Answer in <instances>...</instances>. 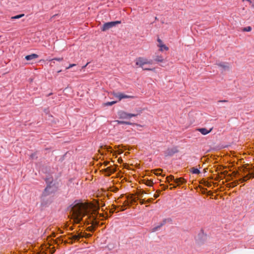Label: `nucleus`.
I'll return each mask as SVG.
<instances>
[{"label":"nucleus","mask_w":254,"mask_h":254,"mask_svg":"<svg viewBox=\"0 0 254 254\" xmlns=\"http://www.w3.org/2000/svg\"><path fill=\"white\" fill-rule=\"evenodd\" d=\"M157 41L159 43L158 46L160 48L159 50L160 51H163V50L168 51L169 50L168 47L163 44L162 41L160 39L158 38Z\"/></svg>","instance_id":"nucleus-13"},{"label":"nucleus","mask_w":254,"mask_h":254,"mask_svg":"<svg viewBox=\"0 0 254 254\" xmlns=\"http://www.w3.org/2000/svg\"><path fill=\"white\" fill-rule=\"evenodd\" d=\"M132 201H134V202L135 201V200L134 199H133Z\"/></svg>","instance_id":"nucleus-56"},{"label":"nucleus","mask_w":254,"mask_h":254,"mask_svg":"<svg viewBox=\"0 0 254 254\" xmlns=\"http://www.w3.org/2000/svg\"><path fill=\"white\" fill-rule=\"evenodd\" d=\"M112 152V147L109 146H107L106 145H102L100 146V149H99V152L102 155H104L106 154V152Z\"/></svg>","instance_id":"nucleus-9"},{"label":"nucleus","mask_w":254,"mask_h":254,"mask_svg":"<svg viewBox=\"0 0 254 254\" xmlns=\"http://www.w3.org/2000/svg\"><path fill=\"white\" fill-rule=\"evenodd\" d=\"M23 16H24V14L17 15L16 16L12 17L11 18L12 19H18V18H19L22 17Z\"/></svg>","instance_id":"nucleus-33"},{"label":"nucleus","mask_w":254,"mask_h":254,"mask_svg":"<svg viewBox=\"0 0 254 254\" xmlns=\"http://www.w3.org/2000/svg\"><path fill=\"white\" fill-rule=\"evenodd\" d=\"M55 250H52V251H51V254H54V253H55Z\"/></svg>","instance_id":"nucleus-47"},{"label":"nucleus","mask_w":254,"mask_h":254,"mask_svg":"<svg viewBox=\"0 0 254 254\" xmlns=\"http://www.w3.org/2000/svg\"><path fill=\"white\" fill-rule=\"evenodd\" d=\"M121 23V22L120 21H112L105 23L102 27L101 30L102 31H106Z\"/></svg>","instance_id":"nucleus-6"},{"label":"nucleus","mask_w":254,"mask_h":254,"mask_svg":"<svg viewBox=\"0 0 254 254\" xmlns=\"http://www.w3.org/2000/svg\"><path fill=\"white\" fill-rule=\"evenodd\" d=\"M71 219L74 224H79L81 222L84 225H91L86 228V230L94 232L99 224V219L103 215L99 214L97 210L92 208L88 202H83L76 200L69 208Z\"/></svg>","instance_id":"nucleus-1"},{"label":"nucleus","mask_w":254,"mask_h":254,"mask_svg":"<svg viewBox=\"0 0 254 254\" xmlns=\"http://www.w3.org/2000/svg\"><path fill=\"white\" fill-rule=\"evenodd\" d=\"M174 182L177 184L178 186H180L187 182V181L183 178H177L175 180Z\"/></svg>","instance_id":"nucleus-15"},{"label":"nucleus","mask_w":254,"mask_h":254,"mask_svg":"<svg viewBox=\"0 0 254 254\" xmlns=\"http://www.w3.org/2000/svg\"><path fill=\"white\" fill-rule=\"evenodd\" d=\"M161 186H163V189L164 190H166V189H167L168 188V186H165L164 185H161Z\"/></svg>","instance_id":"nucleus-41"},{"label":"nucleus","mask_w":254,"mask_h":254,"mask_svg":"<svg viewBox=\"0 0 254 254\" xmlns=\"http://www.w3.org/2000/svg\"><path fill=\"white\" fill-rule=\"evenodd\" d=\"M190 172L192 173V174H200V171L197 169V168H195L194 167H192L190 169Z\"/></svg>","instance_id":"nucleus-23"},{"label":"nucleus","mask_w":254,"mask_h":254,"mask_svg":"<svg viewBox=\"0 0 254 254\" xmlns=\"http://www.w3.org/2000/svg\"><path fill=\"white\" fill-rule=\"evenodd\" d=\"M118 124L120 125H131V123L128 122L123 121H117Z\"/></svg>","instance_id":"nucleus-27"},{"label":"nucleus","mask_w":254,"mask_h":254,"mask_svg":"<svg viewBox=\"0 0 254 254\" xmlns=\"http://www.w3.org/2000/svg\"><path fill=\"white\" fill-rule=\"evenodd\" d=\"M143 182V183L144 184H145L146 185L148 186H152L153 185V182H152V181L151 180H143L142 181Z\"/></svg>","instance_id":"nucleus-22"},{"label":"nucleus","mask_w":254,"mask_h":254,"mask_svg":"<svg viewBox=\"0 0 254 254\" xmlns=\"http://www.w3.org/2000/svg\"><path fill=\"white\" fill-rule=\"evenodd\" d=\"M160 190L158 191V192H157V193H155L154 194V197L155 198H157V197H158L159 196V194H160Z\"/></svg>","instance_id":"nucleus-36"},{"label":"nucleus","mask_w":254,"mask_h":254,"mask_svg":"<svg viewBox=\"0 0 254 254\" xmlns=\"http://www.w3.org/2000/svg\"><path fill=\"white\" fill-rule=\"evenodd\" d=\"M155 174H156V175H159L158 173H155Z\"/></svg>","instance_id":"nucleus-53"},{"label":"nucleus","mask_w":254,"mask_h":254,"mask_svg":"<svg viewBox=\"0 0 254 254\" xmlns=\"http://www.w3.org/2000/svg\"><path fill=\"white\" fill-rule=\"evenodd\" d=\"M178 152V150L177 147H174L168 149L165 152L166 156H172L174 154Z\"/></svg>","instance_id":"nucleus-11"},{"label":"nucleus","mask_w":254,"mask_h":254,"mask_svg":"<svg viewBox=\"0 0 254 254\" xmlns=\"http://www.w3.org/2000/svg\"><path fill=\"white\" fill-rule=\"evenodd\" d=\"M53 60H55V61L60 62V61H62L63 60V58H56L53 59Z\"/></svg>","instance_id":"nucleus-35"},{"label":"nucleus","mask_w":254,"mask_h":254,"mask_svg":"<svg viewBox=\"0 0 254 254\" xmlns=\"http://www.w3.org/2000/svg\"><path fill=\"white\" fill-rule=\"evenodd\" d=\"M64 229H68V228H69L68 230L70 231H72L74 229L73 225L69 226V224L67 223L64 224Z\"/></svg>","instance_id":"nucleus-25"},{"label":"nucleus","mask_w":254,"mask_h":254,"mask_svg":"<svg viewBox=\"0 0 254 254\" xmlns=\"http://www.w3.org/2000/svg\"><path fill=\"white\" fill-rule=\"evenodd\" d=\"M70 233H68V240H65V241H64V243L65 244H70L69 243V242H70V241H71V240H70V239H69L70 237Z\"/></svg>","instance_id":"nucleus-32"},{"label":"nucleus","mask_w":254,"mask_h":254,"mask_svg":"<svg viewBox=\"0 0 254 254\" xmlns=\"http://www.w3.org/2000/svg\"><path fill=\"white\" fill-rule=\"evenodd\" d=\"M59 231L60 233H63V231L60 229H59Z\"/></svg>","instance_id":"nucleus-48"},{"label":"nucleus","mask_w":254,"mask_h":254,"mask_svg":"<svg viewBox=\"0 0 254 254\" xmlns=\"http://www.w3.org/2000/svg\"><path fill=\"white\" fill-rule=\"evenodd\" d=\"M122 161V159L119 158V159H118V162H119V163H121Z\"/></svg>","instance_id":"nucleus-45"},{"label":"nucleus","mask_w":254,"mask_h":254,"mask_svg":"<svg viewBox=\"0 0 254 254\" xmlns=\"http://www.w3.org/2000/svg\"><path fill=\"white\" fill-rule=\"evenodd\" d=\"M141 113V111H140L139 113L137 114H130V113H127L125 111H120L118 112V115L119 117V118L120 119H130L131 117H134L137 116L138 114H140Z\"/></svg>","instance_id":"nucleus-4"},{"label":"nucleus","mask_w":254,"mask_h":254,"mask_svg":"<svg viewBox=\"0 0 254 254\" xmlns=\"http://www.w3.org/2000/svg\"><path fill=\"white\" fill-rule=\"evenodd\" d=\"M176 188V186H174L173 187H171L170 188V190H172L174 188Z\"/></svg>","instance_id":"nucleus-46"},{"label":"nucleus","mask_w":254,"mask_h":254,"mask_svg":"<svg viewBox=\"0 0 254 254\" xmlns=\"http://www.w3.org/2000/svg\"><path fill=\"white\" fill-rule=\"evenodd\" d=\"M245 170H246L247 171L248 169L247 168H245Z\"/></svg>","instance_id":"nucleus-55"},{"label":"nucleus","mask_w":254,"mask_h":254,"mask_svg":"<svg viewBox=\"0 0 254 254\" xmlns=\"http://www.w3.org/2000/svg\"><path fill=\"white\" fill-rule=\"evenodd\" d=\"M53 179L52 178H47L46 179H45V181L46 182V183L47 184V185H50L53 182Z\"/></svg>","instance_id":"nucleus-28"},{"label":"nucleus","mask_w":254,"mask_h":254,"mask_svg":"<svg viewBox=\"0 0 254 254\" xmlns=\"http://www.w3.org/2000/svg\"><path fill=\"white\" fill-rule=\"evenodd\" d=\"M153 200H154V199H153V198H149V199H148L146 200V201H147V203H151V202H153Z\"/></svg>","instance_id":"nucleus-37"},{"label":"nucleus","mask_w":254,"mask_h":254,"mask_svg":"<svg viewBox=\"0 0 254 254\" xmlns=\"http://www.w3.org/2000/svg\"><path fill=\"white\" fill-rule=\"evenodd\" d=\"M38 57V56L35 54H32L30 55L26 56L25 57V59L27 61L32 60L33 59H37Z\"/></svg>","instance_id":"nucleus-18"},{"label":"nucleus","mask_w":254,"mask_h":254,"mask_svg":"<svg viewBox=\"0 0 254 254\" xmlns=\"http://www.w3.org/2000/svg\"><path fill=\"white\" fill-rule=\"evenodd\" d=\"M161 227L160 226V225L159 224L157 226H155V227L152 228L150 230V232H155L156 231H157L161 229Z\"/></svg>","instance_id":"nucleus-26"},{"label":"nucleus","mask_w":254,"mask_h":254,"mask_svg":"<svg viewBox=\"0 0 254 254\" xmlns=\"http://www.w3.org/2000/svg\"><path fill=\"white\" fill-rule=\"evenodd\" d=\"M70 237L69 239L71 240L69 243L70 245L73 244L75 242H80L82 238H89L92 236L91 234L87 233L85 232L75 231L70 234Z\"/></svg>","instance_id":"nucleus-3"},{"label":"nucleus","mask_w":254,"mask_h":254,"mask_svg":"<svg viewBox=\"0 0 254 254\" xmlns=\"http://www.w3.org/2000/svg\"><path fill=\"white\" fill-rule=\"evenodd\" d=\"M112 208L110 210V212L111 213H113L115 211V210H116V209L117 208H120V210L118 211H123L125 210V208H123V206H117L116 205H115L114 204H113L112 205Z\"/></svg>","instance_id":"nucleus-17"},{"label":"nucleus","mask_w":254,"mask_h":254,"mask_svg":"<svg viewBox=\"0 0 254 254\" xmlns=\"http://www.w3.org/2000/svg\"><path fill=\"white\" fill-rule=\"evenodd\" d=\"M216 64L221 67L224 70H226L229 69V64L225 62H217Z\"/></svg>","instance_id":"nucleus-12"},{"label":"nucleus","mask_w":254,"mask_h":254,"mask_svg":"<svg viewBox=\"0 0 254 254\" xmlns=\"http://www.w3.org/2000/svg\"><path fill=\"white\" fill-rule=\"evenodd\" d=\"M114 96L116 98L119 99V101H121L122 99L124 98H132L133 97L129 95H127L124 94V93L118 92V93H114Z\"/></svg>","instance_id":"nucleus-10"},{"label":"nucleus","mask_w":254,"mask_h":254,"mask_svg":"<svg viewBox=\"0 0 254 254\" xmlns=\"http://www.w3.org/2000/svg\"><path fill=\"white\" fill-rule=\"evenodd\" d=\"M212 129H213L212 127L210 128L209 130H207L205 128H197V130L198 131H199L203 135H206V134H207L208 133H209V132H210L212 131Z\"/></svg>","instance_id":"nucleus-14"},{"label":"nucleus","mask_w":254,"mask_h":254,"mask_svg":"<svg viewBox=\"0 0 254 254\" xmlns=\"http://www.w3.org/2000/svg\"><path fill=\"white\" fill-rule=\"evenodd\" d=\"M219 102H227V101L226 100H220V101H219Z\"/></svg>","instance_id":"nucleus-44"},{"label":"nucleus","mask_w":254,"mask_h":254,"mask_svg":"<svg viewBox=\"0 0 254 254\" xmlns=\"http://www.w3.org/2000/svg\"><path fill=\"white\" fill-rule=\"evenodd\" d=\"M154 60L157 62H163L164 58L161 55H156L154 56Z\"/></svg>","instance_id":"nucleus-19"},{"label":"nucleus","mask_w":254,"mask_h":254,"mask_svg":"<svg viewBox=\"0 0 254 254\" xmlns=\"http://www.w3.org/2000/svg\"><path fill=\"white\" fill-rule=\"evenodd\" d=\"M75 65H76V64H69V65L68 67H67L66 68V69H69V68H71V67H73V66H75Z\"/></svg>","instance_id":"nucleus-39"},{"label":"nucleus","mask_w":254,"mask_h":254,"mask_svg":"<svg viewBox=\"0 0 254 254\" xmlns=\"http://www.w3.org/2000/svg\"><path fill=\"white\" fill-rule=\"evenodd\" d=\"M37 158V157L36 156V153H32L30 155V158H31L32 159H36Z\"/></svg>","instance_id":"nucleus-34"},{"label":"nucleus","mask_w":254,"mask_h":254,"mask_svg":"<svg viewBox=\"0 0 254 254\" xmlns=\"http://www.w3.org/2000/svg\"><path fill=\"white\" fill-rule=\"evenodd\" d=\"M131 203V202H129L128 200H126L125 201L124 203V205L123 206V208H124V207L125 206H129ZM126 208H125V209Z\"/></svg>","instance_id":"nucleus-30"},{"label":"nucleus","mask_w":254,"mask_h":254,"mask_svg":"<svg viewBox=\"0 0 254 254\" xmlns=\"http://www.w3.org/2000/svg\"><path fill=\"white\" fill-rule=\"evenodd\" d=\"M252 6L254 7V2L252 3Z\"/></svg>","instance_id":"nucleus-49"},{"label":"nucleus","mask_w":254,"mask_h":254,"mask_svg":"<svg viewBox=\"0 0 254 254\" xmlns=\"http://www.w3.org/2000/svg\"><path fill=\"white\" fill-rule=\"evenodd\" d=\"M110 162H108V161H106V162H104V165L105 166H108Z\"/></svg>","instance_id":"nucleus-42"},{"label":"nucleus","mask_w":254,"mask_h":254,"mask_svg":"<svg viewBox=\"0 0 254 254\" xmlns=\"http://www.w3.org/2000/svg\"><path fill=\"white\" fill-rule=\"evenodd\" d=\"M122 153V152H119V154H121Z\"/></svg>","instance_id":"nucleus-54"},{"label":"nucleus","mask_w":254,"mask_h":254,"mask_svg":"<svg viewBox=\"0 0 254 254\" xmlns=\"http://www.w3.org/2000/svg\"><path fill=\"white\" fill-rule=\"evenodd\" d=\"M147 201L146 200H145V199H141L140 200V203L141 204H144L145 203H146Z\"/></svg>","instance_id":"nucleus-38"},{"label":"nucleus","mask_w":254,"mask_h":254,"mask_svg":"<svg viewBox=\"0 0 254 254\" xmlns=\"http://www.w3.org/2000/svg\"><path fill=\"white\" fill-rule=\"evenodd\" d=\"M48 231V229H47L46 230L45 233H46Z\"/></svg>","instance_id":"nucleus-52"},{"label":"nucleus","mask_w":254,"mask_h":254,"mask_svg":"<svg viewBox=\"0 0 254 254\" xmlns=\"http://www.w3.org/2000/svg\"><path fill=\"white\" fill-rule=\"evenodd\" d=\"M135 62L136 65L142 67L143 70H152V71L154 70V69H152V68H144L143 67V66L144 64H146V59H145L144 58L139 57L138 58H136L135 60Z\"/></svg>","instance_id":"nucleus-5"},{"label":"nucleus","mask_w":254,"mask_h":254,"mask_svg":"<svg viewBox=\"0 0 254 254\" xmlns=\"http://www.w3.org/2000/svg\"><path fill=\"white\" fill-rule=\"evenodd\" d=\"M252 28L251 26H247L242 29V31L244 32H250L252 30Z\"/></svg>","instance_id":"nucleus-29"},{"label":"nucleus","mask_w":254,"mask_h":254,"mask_svg":"<svg viewBox=\"0 0 254 254\" xmlns=\"http://www.w3.org/2000/svg\"><path fill=\"white\" fill-rule=\"evenodd\" d=\"M172 219L170 218L164 219L160 223V226L162 227L165 225L167 223L171 222Z\"/></svg>","instance_id":"nucleus-20"},{"label":"nucleus","mask_w":254,"mask_h":254,"mask_svg":"<svg viewBox=\"0 0 254 254\" xmlns=\"http://www.w3.org/2000/svg\"><path fill=\"white\" fill-rule=\"evenodd\" d=\"M241 179H239V181H234V182H233L231 183H229V184H228V185L229 186V187L230 188H234L236 186H237L238 184H239V182H240L241 183H243L240 180Z\"/></svg>","instance_id":"nucleus-21"},{"label":"nucleus","mask_w":254,"mask_h":254,"mask_svg":"<svg viewBox=\"0 0 254 254\" xmlns=\"http://www.w3.org/2000/svg\"><path fill=\"white\" fill-rule=\"evenodd\" d=\"M102 172L105 174V175L110 176L116 171V166H109L105 169H102Z\"/></svg>","instance_id":"nucleus-8"},{"label":"nucleus","mask_w":254,"mask_h":254,"mask_svg":"<svg viewBox=\"0 0 254 254\" xmlns=\"http://www.w3.org/2000/svg\"><path fill=\"white\" fill-rule=\"evenodd\" d=\"M55 190L54 188H53L50 185H48L42 193V197L44 198V197L53 193Z\"/></svg>","instance_id":"nucleus-7"},{"label":"nucleus","mask_w":254,"mask_h":254,"mask_svg":"<svg viewBox=\"0 0 254 254\" xmlns=\"http://www.w3.org/2000/svg\"><path fill=\"white\" fill-rule=\"evenodd\" d=\"M2 179V177L1 175L0 174V180H1Z\"/></svg>","instance_id":"nucleus-50"},{"label":"nucleus","mask_w":254,"mask_h":254,"mask_svg":"<svg viewBox=\"0 0 254 254\" xmlns=\"http://www.w3.org/2000/svg\"><path fill=\"white\" fill-rule=\"evenodd\" d=\"M158 171H162V169H158Z\"/></svg>","instance_id":"nucleus-51"},{"label":"nucleus","mask_w":254,"mask_h":254,"mask_svg":"<svg viewBox=\"0 0 254 254\" xmlns=\"http://www.w3.org/2000/svg\"><path fill=\"white\" fill-rule=\"evenodd\" d=\"M166 182L169 183L170 181H175V178L174 176L173 175H170L169 176H168L166 178Z\"/></svg>","instance_id":"nucleus-24"},{"label":"nucleus","mask_w":254,"mask_h":254,"mask_svg":"<svg viewBox=\"0 0 254 254\" xmlns=\"http://www.w3.org/2000/svg\"><path fill=\"white\" fill-rule=\"evenodd\" d=\"M117 103V101L108 102L105 103L106 106H112Z\"/></svg>","instance_id":"nucleus-31"},{"label":"nucleus","mask_w":254,"mask_h":254,"mask_svg":"<svg viewBox=\"0 0 254 254\" xmlns=\"http://www.w3.org/2000/svg\"><path fill=\"white\" fill-rule=\"evenodd\" d=\"M51 237H56V233L54 232H52Z\"/></svg>","instance_id":"nucleus-43"},{"label":"nucleus","mask_w":254,"mask_h":254,"mask_svg":"<svg viewBox=\"0 0 254 254\" xmlns=\"http://www.w3.org/2000/svg\"><path fill=\"white\" fill-rule=\"evenodd\" d=\"M146 64H152L153 63V62L152 60L148 61L146 59Z\"/></svg>","instance_id":"nucleus-40"},{"label":"nucleus","mask_w":254,"mask_h":254,"mask_svg":"<svg viewBox=\"0 0 254 254\" xmlns=\"http://www.w3.org/2000/svg\"><path fill=\"white\" fill-rule=\"evenodd\" d=\"M70 237L69 239L71 240L69 243L70 245L73 244L75 242H80L82 238H89L92 236L91 234L87 233L85 232L75 231L70 234Z\"/></svg>","instance_id":"nucleus-2"},{"label":"nucleus","mask_w":254,"mask_h":254,"mask_svg":"<svg viewBox=\"0 0 254 254\" xmlns=\"http://www.w3.org/2000/svg\"><path fill=\"white\" fill-rule=\"evenodd\" d=\"M251 178H254V173H249V174L247 175L243 178H241L240 180L242 182H245L249 180Z\"/></svg>","instance_id":"nucleus-16"}]
</instances>
